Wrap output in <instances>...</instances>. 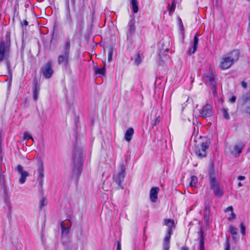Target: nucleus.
I'll list each match as a JSON object with an SVG mask.
<instances>
[{
  "instance_id": "nucleus-32",
  "label": "nucleus",
  "mask_w": 250,
  "mask_h": 250,
  "mask_svg": "<svg viewBox=\"0 0 250 250\" xmlns=\"http://www.w3.org/2000/svg\"><path fill=\"white\" fill-rule=\"evenodd\" d=\"M209 85L213 90V94H215L216 93V82L215 81V79H214L211 82H209Z\"/></svg>"
},
{
  "instance_id": "nucleus-27",
  "label": "nucleus",
  "mask_w": 250,
  "mask_h": 250,
  "mask_svg": "<svg viewBox=\"0 0 250 250\" xmlns=\"http://www.w3.org/2000/svg\"><path fill=\"white\" fill-rule=\"evenodd\" d=\"M168 52V49L166 48V49H160L159 51V57L160 59L163 61V59L164 58H166L167 59V54L166 53V52Z\"/></svg>"
},
{
  "instance_id": "nucleus-6",
  "label": "nucleus",
  "mask_w": 250,
  "mask_h": 250,
  "mask_svg": "<svg viewBox=\"0 0 250 250\" xmlns=\"http://www.w3.org/2000/svg\"><path fill=\"white\" fill-rule=\"evenodd\" d=\"M210 144L209 139H205L201 143L195 146L194 152L198 158L202 159L207 156Z\"/></svg>"
},
{
  "instance_id": "nucleus-22",
  "label": "nucleus",
  "mask_w": 250,
  "mask_h": 250,
  "mask_svg": "<svg viewBox=\"0 0 250 250\" xmlns=\"http://www.w3.org/2000/svg\"><path fill=\"white\" fill-rule=\"evenodd\" d=\"M244 147V145L243 144L236 145L234 146V150L237 153V154H235L236 157H238L240 155Z\"/></svg>"
},
{
  "instance_id": "nucleus-55",
  "label": "nucleus",
  "mask_w": 250,
  "mask_h": 250,
  "mask_svg": "<svg viewBox=\"0 0 250 250\" xmlns=\"http://www.w3.org/2000/svg\"><path fill=\"white\" fill-rule=\"evenodd\" d=\"M1 167L0 166V171H1Z\"/></svg>"
},
{
  "instance_id": "nucleus-15",
  "label": "nucleus",
  "mask_w": 250,
  "mask_h": 250,
  "mask_svg": "<svg viewBox=\"0 0 250 250\" xmlns=\"http://www.w3.org/2000/svg\"><path fill=\"white\" fill-rule=\"evenodd\" d=\"M16 169L21 174L19 182L23 184L25 183L26 177L29 176V173L28 172L24 171L22 167L20 165L17 166Z\"/></svg>"
},
{
  "instance_id": "nucleus-41",
  "label": "nucleus",
  "mask_w": 250,
  "mask_h": 250,
  "mask_svg": "<svg viewBox=\"0 0 250 250\" xmlns=\"http://www.w3.org/2000/svg\"><path fill=\"white\" fill-rule=\"evenodd\" d=\"M204 219L206 222H208L209 220V212H206L204 215Z\"/></svg>"
},
{
  "instance_id": "nucleus-36",
  "label": "nucleus",
  "mask_w": 250,
  "mask_h": 250,
  "mask_svg": "<svg viewBox=\"0 0 250 250\" xmlns=\"http://www.w3.org/2000/svg\"><path fill=\"white\" fill-rule=\"evenodd\" d=\"M113 49L110 48L108 53V61L110 62L112 60Z\"/></svg>"
},
{
  "instance_id": "nucleus-4",
  "label": "nucleus",
  "mask_w": 250,
  "mask_h": 250,
  "mask_svg": "<svg viewBox=\"0 0 250 250\" xmlns=\"http://www.w3.org/2000/svg\"><path fill=\"white\" fill-rule=\"evenodd\" d=\"M84 151L82 148H75L73 153V173L79 175L82 170L84 158Z\"/></svg>"
},
{
  "instance_id": "nucleus-8",
  "label": "nucleus",
  "mask_w": 250,
  "mask_h": 250,
  "mask_svg": "<svg viewBox=\"0 0 250 250\" xmlns=\"http://www.w3.org/2000/svg\"><path fill=\"white\" fill-rule=\"evenodd\" d=\"M120 171L118 174L113 176V179L118 186L121 188L123 189L124 187L122 183L124 181L126 173H125V165L122 163L120 165Z\"/></svg>"
},
{
  "instance_id": "nucleus-37",
  "label": "nucleus",
  "mask_w": 250,
  "mask_h": 250,
  "mask_svg": "<svg viewBox=\"0 0 250 250\" xmlns=\"http://www.w3.org/2000/svg\"><path fill=\"white\" fill-rule=\"evenodd\" d=\"M62 235H67L69 231V228H65L62 226Z\"/></svg>"
},
{
  "instance_id": "nucleus-9",
  "label": "nucleus",
  "mask_w": 250,
  "mask_h": 250,
  "mask_svg": "<svg viewBox=\"0 0 250 250\" xmlns=\"http://www.w3.org/2000/svg\"><path fill=\"white\" fill-rule=\"evenodd\" d=\"M43 76L47 79H50L53 75L54 71L52 68V62L48 61L41 68Z\"/></svg>"
},
{
  "instance_id": "nucleus-5",
  "label": "nucleus",
  "mask_w": 250,
  "mask_h": 250,
  "mask_svg": "<svg viewBox=\"0 0 250 250\" xmlns=\"http://www.w3.org/2000/svg\"><path fill=\"white\" fill-rule=\"evenodd\" d=\"M71 42L68 39L63 44V49L58 57V64L63 65L65 68L69 65Z\"/></svg>"
},
{
  "instance_id": "nucleus-24",
  "label": "nucleus",
  "mask_w": 250,
  "mask_h": 250,
  "mask_svg": "<svg viewBox=\"0 0 250 250\" xmlns=\"http://www.w3.org/2000/svg\"><path fill=\"white\" fill-rule=\"evenodd\" d=\"M131 7L132 12L136 13L138 11V3L137 0H131Z\"/></svg>"
},
{
  "instance_id": "nucleus-29",
  "label": "nucleus",
  "mask_w": 250,
  "mask_h": 250,
  "mask_svg": "<svg viewBox=\"0 0 250 250\" xmlns=\"http://www.w3.org/2000/svg\"><path fill=\"white\" fill-rule=\"evenodd\" d=\"M197 183V178L195 176H192L190 177V181L189 183V186L191 187H196Z\"/></svg>"
},
{
  "instance_id": "nucleus-52",
  "label": "nucleus",
  "mask_w": 250,
  "mask_h": 250,
  "mask_svg": "<svg viewBox=\"0 0 250 250\" xmlns=\"http://www.w3.org/2000/svg\"><path fill=\"white\" fill-rule=\"evenodd\" d=\"M238 187H242V184L241 182H239L238 184Z\"/></svg>"
},
{
  "instance_id": "nucleus-14",
  "label": "nucleus",
  "mask_w": 250,
  "mask_h": 250,
  "mask_svg": "<svg viewBox=\"0 0 250 250\" xmlns=\"http://www.w3.org/2000/svg\"><path fill=\"white\" fill-rule=\"evenodd\" d=\"M233 63V62L228 56L225 55L222 58L220 67L222 70H225L230 67Z\"/></svg>"
},
{
  "instance_id": "nucleus-42",
  "label": "nucleus",
  "mask_w": 250,
  "mask_h": 250,
  "mask_svg": "<svg viewBox=\"0 0 250 250\" xmlns=\"http://www.w3.org/2000/svg\"><path fill=\"white\" fill-rule=\"evenodd\" d=\"M232 239L233 240H234V241L236 243L238 240H239V236L238 234H236V235H232Z\"/></svg>"
},
{
  "instance_id": "nucleus-21",
  "label": "nucleus",
  "mask_w": 250,
  "mask_h": 250,
  "mask_svg": "<svg viewBox=\"0 0 250 250\" xmlns=\"http://www.w3.org/2000/svg\"><path fill=\"white\" fill-rule=\"evenodd\" d=\"M143 58V56L142 54H141L140 53L138 52L133 57H132L131 60H134V63L138 66L142 62Z\"/></svg>"
},
{
  "instance_id": "nucleus-1",
  "label": "nucleus",
  "mask_w": 250,
  "mask_h": 250,
  "mask_svg": "<svg viewBox=\"0 0 250 250\" xmlns=\"http://www.w3.org/2000/svg\"><path fill=\"white\" fill-rule=\"evenodd\" d=\"M11 52L10 33H6L4 38L0 41V62L5 61L8 73L11 75L10 62L9 60Z\"/></svg>"
},
{
  "instance_id": "nucleus-47",
  "label": "nucleus",
  "mask_w": 250,
  "mask_h": 250,
  "mask_svg": "<svg viewBox=\"0 0 250 250\" xmlns=\"http://www.w3.org/2000/svg\"><path fill=\"white\" fill-rule=\"evenodd\" d=\"M249 26H248V31L250 33V14L249 15Z\"/></svg>"
},
{
  "instance_id": "nucleus-12",
  "label": "nucleus",
  "mask_w": 250,
  "mask_h": 250,
  "mask_svg": "<svg viewBox=\"0 0 250 250\" xmlns=\"http://www.w3.org/2000/svg\"><path fill=\"white\" fill-rule=\"evenodd\" d=\"M127 31L126 32L127 40L131 39L132 36L135 33V20L134 18L131 19L127 25Z\"/></svg>"
},
{
  "instance_id": "nucleus-49",
  "label": "nucleus",
  "mask_w": 250,
  "mask_h": 250,
  "mask_svg": "<svg viewBox=\"0 0 250 250\" xmlns=\"http://www.w3.org/2000/svg\"><path fill=\"white\" fill-rule=\"evenodd\" d=\"M245 179V177L243 176H239L238 177V180H243Z\"/></svg>"
},
{
  "instance_id": "nucleus-23",
  "label": "nucleus",
  "mask_w": 250,
  "mask_h": 250,
  "mask_svg": "<svg viewBox=\"0 0 250 250\" xmlns=\"http://www.w3.org/2000/svg\"><path fill=\"white\" fill-rule=\"evenodd\" d=\"M226 212L230 211L231 214L230 216L228 217V220L229 221H231L232 219H234L236 218V214L233 212V209L232 206H229L225 210Z\"/></svg>"
},
{
  "instance_id": "nucleus-16",
  "label": "nucleus",
  "mask_w": 250,
  "mask_h": 250,
  "mask_svg": "<svg viewBox=\"0 0 250 250\" xmlns=\"http://www.w3.org/2000/svg\"><path fill=\"white\" fill-rule=\"evenodd\" d=\"M199 35L196 33L193 38V42L192 45V48H189L188 50L187 53L188 55H191L194 54L197 48V45L198 44Z\"/></svg>"
},
{
  "instance_id": "nucleus-40",
  "label": "nucleus",
  "mask_w": 250,
  "mask_h": 250,
  "mask_svg": "<svg viewBox=\"0 0 250 250\" xmlns=\"http://www.w3.org/2000/svg\"><path fill=\"white\" fill-rule=\"evenodd\" d=\"M160 122H161V118L160 116H159V117H157L156 119H155V121L153 125L156 126L160 123Z\"/></svg>"
},
{
  "instance_id": "nucleus-48",
  "label": "nucleus",
  "mask_w": 250,
  "mask_h": 250,
  "mask_svg": "<svg viewBox=\"0 0 250 250\" xmlns=\"http://www.w3.org/2000/svg\"><path fill=\"white\" fill-rule=\"evenodd\" d=\"M229 249H230L229 244L228 242H227V244H226V247H225V250H229Z\"/></svg>"
},
{
  "instance_id": "nucleus-31",
  "label": "nucleus",
  "mask_w": 250,
  "mask_h": 250,
  "mask_svg": "<svg viewBox=\"0 0 250 250\" xmlns=\"http://www.w3.org/2000/svg\"><path fill=\"white\" fill-rule=\"evenodd\" d=\"M222 113H223V116H224V118L226 119V120H229L230 119V116H229V115L228 113V108H223L222 110Z\"/></svg>"
},
{
  "instance_id": "nucleus-51",
  "label": "nucleus",
  "mask_w": 250,
  "mask_h": 250,
  "mask_svg": "<svg viewBox=\"0 0 250 250\" xmlns=\"http://www.w3.org/2000/svg\"><path fill=\"white\" fill-rule=\"evenodd\" d=\"M205 210L206 211H208V212H209V206H206L205 207Z\"/></svg>"
},
{
  "instance_id": "nucleus-2",
  "label": "nucleus",
  "mask_w": 250,
  "mask_h": 250,
  "mask_svg": "<svg viewBox=\"0 0 250 250\" xmlns=\"http://www.w3.org/2000/svg\"><path fill=\"white\" fill-rule=\"evenodd\" d=\"M208 175L210 185V189L213 191L215 196L221 198L224 195V188L221 185L219 179L216 178L214 166L211 165L208 169Z\"/></svg>"
},
{
  "instance_id": "nucleus-33",
  "label": "nucleus",
  "mask_w": 250,
  "mask_h": 250,
  "mask_svg": "<svg viewBox=\"0 0 250 250\" xmlns=\"http://www.w3.org/2000/svg\"><path fill=\"white\" fill-rule=\"evenodd\" d=\"M47 205V200L45 198H43L39 202V208L42 209V208Z\"/></svg>"
},
{
  "instance_id": "nucleus-18",
  "label": "nucleus",
  "mask_w": 250,
  "mask_h": 250,
  "mask_svg": "<svg viewBox=\"0 0 250 250\" xmlns=\"http://www.w3.org/2000/svg\"><path fill=\"white\" fill-rule=\"evenodd\" d=\"M159 191V188L158 187H153L151 188L149 193V198L152 202L155 203L157 201Z\"/></svg>"
},
{
  "instance_id": "nucleus-7",
  "label": "nucleus",
  "mask_w": 250,
  "mask_h": 250,
  "mask_svg": "<svg viewBox=\"0 0 250 250\" xmlns=\"http://www.w3.org/2000/svg\"><path fill=\"white\" fill-rule=\"evenodd\" d=\"M165 225L168 226L167 234L165 237L163 244V250H169L170 248V240L172 234V228L174 227V221L170 219H167L165 220Z\"/></svg>"
},
{
  "instance_id": "nucleus-3",
  "label": "nucleus",
  "mask_w": 250,
  "mask_h": 250,
  "mask_svg": "<svg viewBox=\"0 0 250 250\" xmlns=\"http://www.w3.org/2000/svg\"><path fill=\"white\" fill-rule=\"evenodd\" d=\"M85 0H79V8L78 10L76 7V0H64L65 7H70V2H71L73 10L75 12V17L76 19L77 24L80 26H82L84 22L83 14L85 9Z\"/></svg>"
},
{
  "instance_id": "nucleus-35",
  "label": "nucleus",
  "mask_w": 250,
  "mask_h": 250,
  "mask_svg": "<svg viewBox=\"0 0 250 250\" xmlns=\"http://www.w3.org/2000/svg\"><path fill=\"white\" fill-rule=\"evenodd\" d=\"M240 227L241 229V233L242 235L244 236L246 234V227L243 223H241L240 224Z\"/></svg>"
},
{
  "instance_id": "nucleus-34",
  "label": "nucleus",
  "mask_w": 250,
  "mask_h": 250,
  "mask_svg": "<svg viewBox=\"0 0 250 250\" xmlns=\"http://www.w3.org/2000/svg\"><path fill=\"white\" fill-rule=\"evenodd\" d=\"M175 0H172V4L171 6L169 7V15H171L172 14L173 12L174 11L175 9Z\"/></svg>"
},
{
  "instance_id": "nucleus-28",
  "label": "nucleus",
  "mask_w": 250,
  "mask_h": 250,
  "mask_svg": "<svg viewBox=\"0 0 250 250\" xmlns=\"http://www.w3.org/2000/svg\"><path fill=\"white\" fill-rule=\"evenodd\" d=\"M244 102L248 103L250 105V97H245L243 99ZM245 112L250 115V105L247 106L245 109Z\"/></svg>"
},
{
  "instance_id": "nucleus-26",
  "label": "nucleus",
  "mask_w": 250,
  "mask_h": 250,
  "mask_svg": "<svg viewBox=\"0 0 250 250\" xmlns=\"http://www.w3.org/2000/svg\"><path fill=\"white\" fill-rule=\"evenodd\" d=\"M200 237V250H204V232L201 230L199 232Z\"/></svg>"
},
{
  "instance_id": "nucleus-20",
  "label": "nucleus",
  "mask_w": 250,
  "mask_h": 250,
  "mask_svg": "<svg viewBox=\"0 0 250 250\" xmlns=\"http://www.w3.org/2000/svg\"><path fill=\"white\" fill-rule=\"evenodd\" d=\"M134 134V129L132 127L127 129L125 134V139L126 141L129 142L132 139L133 135Z\"/></svg>"
},
{
  "instance_id": "nucleus-43",
  "label": "nucleus",
  "mask_w": 250,
  "mask_h": 250,
  "mask_svg": "<svg viewBox=\"0 0 250 250\" xmlns=\"http://www.w3.org/2000/svg\"><path fill=\"white\" fill-rule=\"evenodd\" d=\"M241 84L243 88L246 89L247 87V83L246 82L243 81L241 82Z\"/></svg>"
},
{
  "instance_id": "nucleus-19",
  "label": "nucleus",
  "mask_w": 250,
  "mask_h": 250,
  "mask_svg": "<svg viewBox=\"0 0 250 250\" xmlns=\"http://www.w3.org/2000/svg\"><path fill=\"white\" fill-rule=\"evenodd\" d=\"M34 89L33 90V98L35 101H37L38 100V95L40 91V87L36 80L34 81Z\"/></svg>"
},
{
  "instance_id": "nucleus-53",
  "label": "nucleus",
  "mask_w": 250,
  "mask_h": 250,
  "mask_svg": "<svg viewBox=\"0 0 250 250\" xmlns=\"http://www.w3.org/2000/svg\"><path fill=\"white\" fill-rule=\"evenodd\" d=\"M190 79H191V83H192L194 81V78L191 76Z\"/></svg>"
},
{
  "instance_id": "nucleus-38",
  "label": "nucleus",
  "mask_w": 250,
  "mask_h": 250,
  "mask_svg": "<svg viewBox=\"0 0 250 250\" xmlns=\"http://www.w3.org/2000/svg\"><path fill=\"white\" fill-rule=\"evenodd\" d=\"M206 81L210 82L213 81L214 79V77L211 74L206 76Z\"/></svg>"
},
{
  "instance_id": "nucleus-17",
  "label": "nucleus",
  "mask_w": 250,
  "mask_h": 250,
  "mask_svg": "<svg viewBox=\"0 0 250 250\" xmlns=\"http://www.w3.org/2000/svg\"><path fill=\"white\" fill-rule=\"evenodd\" d=\"M226 55L228 56V57H229V58L231 60L233 63H235L238 60L239 58L240 52L238 49H234L229 53Z\"/></svg>"
},
{
  "instance_id": "nucleus-39",
  "label": "nucleus",
  "mask_w": 250,
  "mask_h": 250,
  "mask_svg": "<svg viewBox=\"0 0 250 250\" xmlns=\"http://www.w3.org/2000/svg\"><path fill=\"white\" fill-rule=\"evenodd\" d=\"M24 140H29L30 139H32V136L29 134L28 133H24L23 135Z\"/></svg>"
},
{
  "instance_id": "nucleus-46",
  "label": "nucleus",
  "mask_w": 250,
  "mask_h": 250,
  "mask_svg": "<svg viewBox=\"0 0 250 250\" xmlns=\"http://www.w3.org/2000/svg\"><path fill=\"white\" fill-rule=\"evenodd\" d=\"M236 98L234 96H232L230 99L229 101L232 103H234L236 101Z\"/></svg>"
},
{
  "instance_id": "nucleus-13",
  "label": "nucleus",
  "mask_w": 250,
  "mask_h": 250,
  "mask_svg": "<svg viewBox=\"0 0 250 250\" xmlns=\"http://www.w3.org/2000/svg\"><path fill=\"white\" fill-rule=\"evenodd\" d=\"M38 175L37 178V182L38 183L39 186L41 188H42L44 178V168L43 163L42 162L40 163V165L38 168Z\"/></svg>"
},
{
  "instance_id": "nucleus-10",
  "label": "nucleus",
  "mask_w": 250,
  "mask_h": 250,
  "mask_svg": "<svg viewBox=\"0 0 250 250\" xmlns=\"http://www.w3.org/2000/svg\"><path fill=\"white\" fill-rule=\"evenodd\" d=\"M73 19L71 14L70 7H65V16L64 24L67 25L70 29L73 27Z\"/></svg>"
},
{
  "instance_id": "nucleus-44",
  "label": "nucleus",
  "mask_w": 250,
  "mask_h": 250,
  "mask_svg": "<svg viewBox=\"0 0 250 250\" xmlns=\"http://www.w3.org/2000/svg\"><path fill=\"white\" fill-rule=\"evenodd\" d=\"M116 250H121V244L120 241L117 242Z\"/></svg>"
},
{
  "instance_id": "nucleus-54",
  "label": "nucleus",
  "mask_w": 250,
  "mask_h": 250,
  "mask_svg": "<svg viewBox=\"0 0 250 250\" xmlns=\"http://www.w3.org/2000/svg\"><path fill=\"white\" fill-rule=\"evenodd\" d=\"M195 130V127H194V132H193V135L194 134Z\"/></svg>"
},
{
  "instance_id": "nucleus-45",
  "label": "nucleus",
  "mask_w": 250,
  "mask_h": 250,
  "mask_svg": "<svg viewBox=\"0 0 250 250\" xmlns=\"http://www.w3.org/2000/svg\"><path fill=\"white\" fill-rule=\"evenodd\" d=\"M28 21H26V20H24L23 21H21V25L23 26H26L28 25Z\"/></svg>"
},
{
  "instance_id": "nucleus-30",
  "label": "nucleus",
  "mask_w": 250,
  "mask_h": 250,
  "mask_svg": "<svg viewBox=\"0 0 250 250\" xmlns=\"http://www.w3.org/2000/svg\"><path fill=\"white\" fill-rule=\"evenodd\" d=\"M229 232L232 235H236L238 233V230L232 225L229 227Z\"/></svg>"
},
{
  "instance_id": "nucleus-50",
  "label": "nucleus",
  "mask_w": 250,
  "mask_h": 250,
  "mask_svg": "<svg viewBox=\"0 0 250 250\" xmlns=\"http://www.w3.org/2000/svg\"><path fill=\"white\" fill-rule=\"evenodd\" d=\"M181 250H188V248L187 247H182Z\"/></svg>"
},
{
  "instance_id": "nucleus-25",
  "label": "nucleus",
  "mask_w": 250,
  "mask_h": 250,
  "mask_svg": "<svg viewBox=\"0 0 250 250\" xmlns=\"http://www.w3.org/2000/svg\"><path fill=\"white\" fill-rule=\"evenodd\" d=\"M105 72V67H103L99 68L97 67H95V74L98 76H104Z\"/></svg>"
},
{
  "instance_id": "nucleus-11",
  "label": "nucleus",
  "mask_w": 250,
  "mask_h": 250,
  "mask_svg": "<svg viewBox=\"0 0 250 250\" xmlns=\"http://www.w3.org/2000/svg\"><path fill=\"white\" fill-rule=\"evenodd\" d=\"M200 116L204 118L211 117L213 115V109L212 106L207 104L204 105L199 112Z\"/></svg>"
}]
</instances>
